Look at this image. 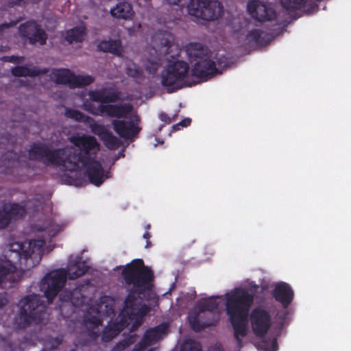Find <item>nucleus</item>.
<instances>
[{
    "label": "nucleus",
    "instance_id": "obj_8",
    "mask_svg": "<svg viewBox=\"0 0 351 351\" xmlns=\"http://www.w3.org/2000/svg\"><path fill=\"white\" fill-rule=\"evenodd\" d=\"M88 268L85 261L79 256H71L68 269L53 271L46 275L41 282V289L45 293L49 302L64 285L66 278L75 279L82 276Z\"/></svg>",
    "mask_w": 351,
    "mask_h": 351
},
{
    "label": "nucleus",
    "instance_id": "obj_12",
    "mask_svg": "<svg viewBox=\"0 0 351 351\" xmlns=\"http://www.w3.org/2000/svg\"><path fill=\"white\" fill-rule=\"evenodd\" d=\"M189 13L197 19L206 21L218 19L222 13V7L217 0H191L188 5Z\"/></svg>",
    "mask_w": 351,
    "mask_h": 351
},
{
    "label": "nucleus",
    "instance_id": "obj_15",
    "mask_svg": "<svg viewBox=\"0 0 351 351\" xmlns=\"http://www.w3.org/2000/svg\"><path fill=\"white\" fill-rule=\"evenodd\" d=\"M247 11L252 17L260 21H271L276 17L274 5L259 0H250Z\"/></svg>",
    "mask_w": 351,
    "mask_h": 351
},
{
    "label": "nucleus",
    "instance_id": "obj_18",
    "mask_svg": "<svg viewBox=\"0 0 351 351\" xmlns=\"http://www.w3.org/2000/svg\"><path fill=\"white\" fill-rule=\"evenodd\" d=\"M257 29H245L243 26L234 25L230 32V37L238 43L247 44L256 41L260 36Z\"/></svg>",
    "mask_w": 351,
    "mask_h": 351
},
{
    "label": "nucleus",
    "instance_id": "obj_33",
    "mask_svg": "<svg viewBox=\"0 0 351 351\" xmlns=\"http://www.w3.org/2000/svg\"><path fill=\"white\" fill-rule=\"evenodd\" d=\"M169 4H178L180 0H165Z\"/></svg>",
    "mask_w": 351,
    "mask_h": 351
},
{
    "label": "nucleus",
    "instance_id": "obj_13",
    "mask_svg": "<svg viewBox=\"0 0 351 351\" xmlns=\"http://www.w3.org/2000/svg\"><path fill=\"white\" fill-rule=\"evenodd\" d=\"M51 78L58 84H66L70 88L87 86L93 82V78L88 75H74L68 69L53 70Z\"/></svg>",
    "mask_w": 351,
    "mask_h": 351
},
{
    "label": "nucleus",
    "instance_id": "obj_17",
    "mask_svg": "<svg viewBox=\"0 0 351 351\" xmlns=\"http://www.w3.org/2000/svg\"><path fill=\"white\" fill-rule=\"evenodd\" d=\"M25 209L15 204L5 203L0 208V228L6 226L12 220L22 217Z\"/></svg>",
    "mask_w": 351,
    "mask_h": 351
},
{
    "label": "nucleus",
    "instance_id": "obj_32",
    "mask_svg": "<svg viewBox=\"0 0 351 351\" xmlns=\"http://www.w3.org/2000/svg\"><path fill=\"white\" fill-rule=\"evenodd\" d=\"M10 1H11L10 3L12 5L20 4L22 2H23V3L25 2V0H10Z\"/></svg>",
    "mask_w": 351,
    "mask_h": 351
},
{
    "label": "nucleus",
    "instance_id": "obj_40",
    "mask_svg": "<svg viewBox=\"0 0 351 351\" xmlns=\"http://www.w3.org/2000/svg\"><path fill=\"white\" fill-rule=\"evenodd\" d=\"M149 228H150V225H149V224H148V225L147 226L146 228H147V229H149Z\"/></svg>",
    "mask_w": 351,
    "mask_h": 351
},
{
    "label": "nucleus",
    "instance_id": "obj_10",
    "mask_svg": "<svg viewBox=\"0 0 351 351\" xmlns=\"http://www.w3.org/2000/svg\"><path fill=\"white\" fill-rule=\"evenodd\" d=\"M38 303L39 298L36 295L25 297L19 302L20 320H16L19 325L24 326L32 323L38 324L44 319V306Z\"/></svg>",
    "mask_w": 351,
    "mask_h": 351
},
{
    "label": "nucleus",
    "instance_id": "obj_26",
    "mask_svg": "<svg viewBox=\"0 0 351 351\" xmlns=\"http://www.w3.org/2000/svg\"><path fill=\"white\" fill-rule=\"evenodd\" d=\"M180 351H200V347L197 342L191 339H186L182 343Z\"/></svg>",
    "mask_w": 351,
    "mask_h": 351
},
{
    "label": "nucleus",
    "instance_id": "obj_25",
    "mask_svg": "<svg viewBox=\"0 0 351 351\" xmlns=\"http://www.w3.org/2000/svg\"><path fill=\"white\" fill-rule=\"evenodd\" d=\"M282 5L288 10L300 8L306 0H280Z\"/></svg>",
    "mask_w": 351,
    "mask_h": 351
},
{
    "label": "nucleus",
    "instance_id": "obj_37",
    "mask_svg": "<svg viewBox=\"0 0 351 351\" xmlns=\"http://www.w3.org/2000/svg\"><path fill=\"white\" fill-rule=\"evenodd\" d=\"M262 288H263V289H267L269 288V286H268V285H267V284L265 283V284H263V285H262Z\"/></svg>",
    "mask_w": 351,
    "mask_h": 351
},
{
    "label": "nucleus",
    "instance_id": "obj_19",
    "mask_svg": "<svg viewBox=\"0 0 351 351\" xmlns=\"http://www.w3.org/2000/svg\"><path fill=\"white\" fill-rule=\"evenodd\" d=\"M19 32L21 36L29 39L30 43H38L40 45L45 43L47 37L45 32L34 22L21 25Z\"/></svg>",
    "mask_w": 351,
    "mask_h": 351
},
{
    "label": "nucleus",
    "instance_id": "obj_23",
    "mask_svg": "<svg viewBox=\"0 0 351 351\" xmlns=\"http://www.w3.org/2000/svg\"><path fill=\"white\" fill-rule=\"evenodd\" d=\"M98 49L103 51H108L117 55L121 54V46L119 40H104L98 45Z\"/></svg>",
    "mask_w": 351,
    "mask_h": 351
},
{
    "label": "nucleus",
    "instance_id": "obj_31",
    "mask_svg": "<svg viewBox=\"0 0 351 351\" xmlns=\"http://www.w3.org/2000/svg\"><path fill=\"white\" fill-rule=\"evenodd\" d=\"M160 119L166 123L170 122V119L165 114H160Z\"/></svg>",
    "mask_w": 351,
    "mask_h": 351
},
{
    "label": "nucleus",
    "instance_id": "obj_30",
    "mask_svg": "<svg viewBox=\"0 0 351 351\" xmlns=\"http://www.w3.org/2000/svg\"><path fill=\"white\" fill-rule=\"evenodd\" d=\"M9 25L8 24H3L0 26V39L1 37L7 32V30L9 29ZM4 48L2 46H0V51H4Z\"/></svg>",
    "mask_w": 351,
    "mask_h": 351
},
{
    "label": "nucleus",
    "instance_id": "obj_4",
    "mask_svg": "<svg viewBox=\"0 0 351 351\" xmlns=\"http://www.w3.org/2000/svg\"><path fill=\"white\" fill-rule=\"evenodd\" d=\"M154 51L156 56L151 55L145 63V70L152 75L157 73L164 64V69L160 74L161 84L169 92H173L189 84L187 77L189 75L188 64L180 59V48L174 43L171 34H158L154 38Z\"/></svg>",
    "mask_w": 351,
    "mask_h": 351
},
{
    "label": "nucleus",
    "instance_id": "obj_39",
    "mask_svg": "<svg viewBox=\"0 0 351 351\" xmlns=\"http://www.w3.org/2000/svg\"><path fill=\"white\" fill-rule=\"evenodd\" d=\"M135 27H136V29H139V28L141 27V25H140V23H136V24H135Z\"/></svg>",
    "mask_w": 351,
    "mask_h": 351
},
{
    "label": "nucleus",
    "instance_id": "obj_21",
    "mask_svg": "<svg viewBox=\"0 0 351 351\" xmlns=\"http://www.w3.org/2000/svg\"><path fill=\"white\" fill-rule=\"evenodd\" d=\"M111 15L117 19L130 20L134 15V12L130 3L119 1L114 7L110 9Z\"/></svg>",
    "mask_w": 351,
    "mask_h": 351
},
{
    "label": "nucleus",
    "instance_id": "obj_11",
    "mask_svg": "<svg viewBox=\"0 0 351 351\" xmlns=\"http://www.w3.org/2000/svg\"><path fill=\"white\" fill-rule=\"evenodd\" d=\"M65 114L67 117L88 125L91 132L97 135L108 148L114 149L118 147L119 145L118 138L114 136L104 125L95 123L90 117L84 116L77 110H66Z\"/></svg>",
    "mask_w": 351,
    "mask_h": 351
},
{
    "label": "nucleus",
    "instance_id": "obj_22",
    "mask_svg": "<svg viewBox=\"0 0 351 351\" xmlns=\"http://www.w3.org/2000/svg\"><path fill=\"white\" fill-rule=\"evenodd\" d=\"M86 36L85 27L83 25L79 27L71 29L66 33L65 38L70 43H79L84 40Z\"/></svg>",
    "mask_w": 351,
    "mask_h": 351
},
{
    "label": "nucleus",
    "instance_id": "obj_24",
    "mask_svg": "<svg viewBox=\"0 0 351 351\" xmlns=\"http://www.w3.org/2000/svg\"><path fill=\"white\" fill-rule=\"evenodd\" d=\"M12 73L15 76H34L39 72L34 68L17 66L12 69Z\"/></svg>",
    "mask_w": 351,
    "mask_h": 351
},
{
    "label": "nucleus",
    "instance_id": "obj_29",
    "mask_svg": "<svg viewBox=\"0 0 351 351\" xmlns=\"http://www.w3.org/2000/svg\"><path fill=\"white\" fill-rule=\"evenodd\" d=\"M191 123V119H189V118H186V119H184V120H182V121H180V123H178V124L175 125L173 126V129L174 130H180V127H186L188 126L189 125H190Z\"/></svg>",
    "mask_w": 351,
    "mask_h": 351
},
{
    "label": "nucleus",
    "instance_id": "obj_34",
    "mask_svg": "<svg viewBox=\"0 0 351 351\" xmlns=\"http://www.w3.org/2000/svg\"><path fill=\"white\" fill-rule=\"evenodd\" d=\"M6 302L7 300L4 298L0 297V306L5 305Z\"/></svg>",
    "mask_w": 351,
    "mask_h": 351
},
{
    "label": "nucleus",
    "instance_id": "obj_20",
    "mask_svg": "<svg viewBox=\"0 0 351 351\" xmlns=\"http://www.w3.org/2000/svg\"><path fill=\"white\" fill-rule=\"evenodd\" d=\"M274 288V296L276 300L287 306L293 300V293L290 286L283 282H276L271 286Z\"/></svg>",
    "mask_w": 351,
    "mask_h": 351
},
{
    "label": "nucleus",
    "instance_id": "obj_9",
    "mask_svg": "<svg viewBox=\"0 0 351 351\" xmlns=\"http://www.w3.org/2000/svg\"><path fill=\"white\" fill-rule=\"evenodd\" d=\"M186 52L192 65L191 74L197 79L206 80L219 72L213 61L214 55L209 53L201 44H189L186 47Z\"/></svg>",
    "mask_w": 351,
    "mask_h": 351
},
{
    "label": "nucleus",
    "instance_id": "obj_27",
    "mask_svg": "<svg viewBox=\"0 0 351 351\" xmlns=\"http://www.w3.org/2000/svg\"><path fill=\"white\" fill-rule=\"evenodd\" d=\"M126 70H127L128 75L132 77L138 78L142 75L141 71L134 63L130 64L128 66Z\"/></svg>",
    "mask_w": 351,
    "mask_h": 351
},
{
    "label": "nucleus",
    "instance_id": "obj_42",
    "mask_svg": "<svg viewBox=\"0 0 351 351\" xmlns=\"http://www.w3.org/2000/svg\"><path fill=\"white\" fill-rule=\"evenodd\" d=\"M62 298H63V296H62V295H60V300H62Z\"/></svg>",
    "mask_w": 351,
    "mask_h": 351
},
{
    "label": "nucleus",
    "instance_id": "obj_14",
    "mask_svg": "<svg viewBox=\"0 0 351 351\" xmlns=\"http://www.w3.org/2000/svg\"><path fill=\"white\" fill-rule=\"evenodd\" d=\"M250 320L252 329L257 336L264 335L272 323L270 313L261 307L256 308L251 312Z\"/></svg>",
    "mask_w": 351,
    "mask_h": 351
},
{
    "label": "nucleus",
    "instance_id": "obj_28",
    "mask_svg": "<svg viewBox=\"0 0 351 351\" xmlns=\"http://www.w3.org/2000/svg\"><path fill=\"white\" fill-rule=\"evenodd\" d=\"M260 346L262 350L265 351H277L278 350L276 341L274 339L269 342L263 341Z\"/></svg>",
    "mask_w": 351,
    "mask_h": 351
},
{
    "label": "nucleus",
    "instance_id": "obj_35",
    "mask_svg": "<svg viewBox=\"0 0 351 351\" xmlns=\"http://www.w3.org/2000/svg\"><path fill=\"white\" fill-rule=\"evenodd\" d=\"M143 237L145 239H149V237H150V234L148 232H146L144 234H143Z\"/></svg>",
    "mask_w": 351,
    "mask_h": 351
},
{
    "label": "nucleus",
    "instance_id": "obj_41",
    "mask_svg": "<svg viewBox=\"0 0 351 351\" xmlns=\"http://www.w3.org/2000/svg\"><path fill=\"white\" fill-rule=\"evenodd\" d=\"M148 243H149V242L147 241V245H146V247H148Z\"/></svg>",
    "mask_w": 351,
    "mask_h": 351
},
{
    "label": "nucleus",
    "instance_id": "obj_2",
    "mask_svg": "<svg viewBox=\"0 0 351 351\" xmlns=\"http://www.w3.org/2000/svg\"><path fill=\"white\" fill-rule=\"evenodd\" d=\"M70 141L84 154L78 156L71 155L72 148L50 150L43 145H34L29 151V157L32 160H40L47 165L59 167L71 172H81L83 169L90 183L99 186L110 177L108 165L101 162L96 157L99 151V144L96 138L88 135L72 136Z\"/></svg>",
    "mask_w": 351,
    "mask_h": 351
},
{
    "label": "nucleus",
    "instance_id": "obj_1",
    "mask_svg": "<svg viewBox=\"0 0 351 351\" xmlns=\"http://www.w3.org/2000/svg\"><path fill=\"white\" fill-rule=\"evenodd\" d=\"M258 287L250 282L226 293L224 298L213 297L202 299L189 316L191 327L199 331L206 326L215 324L223 311L222 302L226 300V313L234 330V337L241 347L243 339L250 332L247 315L253 303L254 294Z\"/></svg>",
    "mask_w": 351,
    "mask_h": 351
},
{
    "label": "nucleus",
    "instance_id": "obj_16",
    "mask_svg": "<svg viewBox=\"0 0 351 351\" xmlns=\"http://www.w3.org/2000/svg\"><path fill=\"white\" fill-rule=\"evenodd\" d=\"M167 324H161L155 328L148 330L142 341L134 349V351H154L152 346L162 339L168 333Z\"/></svg>",
    "mask_w": 351,
    "mask_h": 351
},
{
    "label": "nucleus",
    "instance_id": "obj_36",
    "mask_svg": "<svg viewBox=\"0 0 351 351\" xmlns=\"http://www.w3.org/2000/svg\"><path fill=\"white\" fill-rule=\"evenodd\" d=\"M214 351H223L221 346L220 345L217 346L214 349Z\"/></svg>",
    "mask_w": 351,
    "mask_h": 351
},
{
    "label": "nucleus",
    "instance_id": "obj_38",
    "mask_svg": "<svg viewBox=\"0 0 351 351\" xmlns=\"http://www.w3.org/2000/svg\"><path fill=\"white\" fill-rule=\"evenodd\" d=\"M16 59H19L18 58H14V57H10V61H15Z\"/></svg>",
    "mask_w": 351,
    "mask_h": 351
},
{
    "label": "nucleus",
    "instance_id": "obj_5",
    "mask_svg": "<svg viewBox=\"0 0 351 351\" xmlns=\"http://www.w3.org/2000/svg\"><path fill=\"white\" fill-rule=\"evenodd\" d=\"M63 228V225L53 223L45 228H38L40 235L36 239H32L23 244L14 242L10 245L5 251L3 258L0 259V284L3 280L16 281L21 276V271L16 269L15 265L22 261H25V267H30L34 265L33 260L38 261L40 256L45 252L51 250L46 246L47 241L55 236Z\"/></svg>",
    "mask_w": 351,
    "mask_h": 351
},
{
    "label": "nucleus",
    "instance_id": "obj_6",
    "mask_svg": "<svg viewBox=\"0 0 351 351\" xmlns=\"http://www.w3.org/2000/svg\"><path fill=\"white\" fill-rule=\"evenodd\" d=\"M115 101V96L107 95L104 90L90 91L88 98L83 102V108L94 114H106L117 118H124L127 121L114 120L112 125L114 131L121 136L130 138L141 130L136 112L130 105L112 104Z\"/></svg>",
    "mask_w": 351,
    "mask_h": 351
},
{
    "label": "nucleus",
    "instance_id": "obj_7",
    "mask_svg": "<svg viewBox=\"0 0 351 351\" xmlns=\"http://www.w3.org/2000/svg\"><path fill=\"white\" fill-rule=\"evenodd\" d=\"M80 291L75 290L72 293V298L67 296L68 300L65 302L63 308L73 306H81V311L84 313V325L90 335L97 336L101 331V318L110 317L114 313V300L108 296H104L95 306L90 304H81L78 295Z\"/></svg>",
    "mask_w": 351,
    "mask_h": 351
},
{
    "label": "nucleus",
    "instance_id": "obj_3",
    "mask_svg": "<svg viewBox=\"0 0 351 351\" xmlns=\"http://www.w3.org/2000/svg\"><path fill=\"white\" fill-rule=\"evenodd\" d=\"M122 275L126 282L133 285L134 292L127 297L123 308L119 315V323H110L103 331L101 339L107 341L115 337L123 328L127 327L131 330L138 327L142 322V318L149 311V308L142 304V297L147 300L156 303V295L152 289V273L144 267L141 260L137 259L128 265L122 270Z\"/></svg>",
    "mask_w": 351,
    "mask_h": 351
}]
</instances>
